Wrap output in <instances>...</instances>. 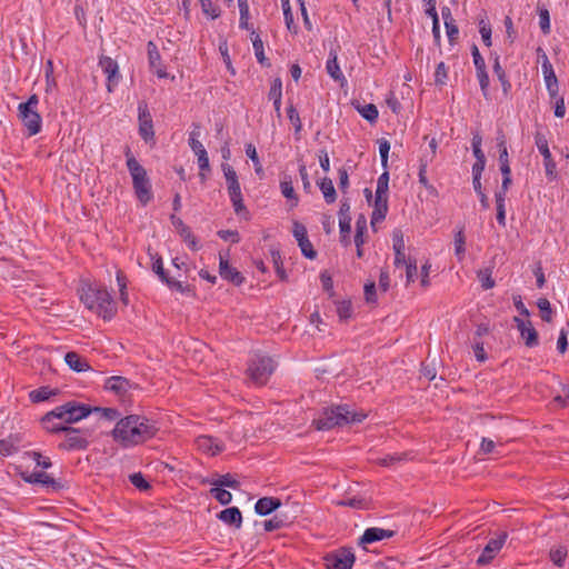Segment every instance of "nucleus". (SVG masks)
I'll use <instances>...</instances> for the list:
<instances>
[{
  "mask_svg": "<svg viewBox=\"0 0 569 569\" xmlns=\"http://www.w3.org/2000/svg\"><path fill=\"white\" fill-rule=\"evenodd\" d=\"M158 431L156 420L140 415H129L119 419L111 433L120 446L131 448L152 439Z\"/></svg>",
  "mask_w": 569,
  "mask_h": 569,
  "instance_id": "f257e3e1",
  "label": "nucleus"
},
{
  "mask_svg": "<svg viewBox=\"0 0 569 569\" xmlns=\"http://www.w3.org/2000/svg\"><path fill=\"white\" fill-rule=\"evenodd\" d=\"M366 417V413L351 410L349 406L343 405L325 409L313 423L318 430H330L335 427L361 422Z\"/></svg>",
  "mask_w": 569,
  "mask_h": 569,
  "instance_id": "f03ea898",
  "label": "nucleus"
},
{
  "mask_svg": "<svg viewBox=\"0 0 569 569\" xmlns=\"http://www.w3.org/2000/svg\"><path fill=\"white\" fill-rule=\"evenodd\" d=\"M91 413H98L101 419L107 420V408L91 407L89 405L79 403L77 401H69L62 406L57 407L54 410L47 413V421L51 418H59L64 423H73Z\"/></svg>",
  "mask_w": 569,
  "mask_h": 569,
  "instance_id": "7ed1b4c3",
  "label": "nucleus"
},
{
  "mask_svg": "<svg viewBox=\"0 0 569 569\" xmlns=\"http://www.w3.org/2000/svg\"><path fill=\"white\" fill-rule=\"evenodd\" d=\"M39 98L32 94L26 102L18 106V117L29 137L38 134L42 129V118L38 111Z\"/></svg>",
  "mask_w": 569,
  "mask_h": 569,
  "instance_id": "20e7f679",
  "label": "nucleus"
},
{
  "mask_svg": "<svg viewBox=\"0 0 569 569\" xmlns=\"http://www.w3.org/2000/svg\"><path fill=\"white\" fill-rule=\"evenodd\" d=\"M277 363L264 355H253L248 363L247 373L250 380L257 386H263L273 373Z\"/></svg>",
  "mask_w": 569,
  "mask_h": 569,
  "instance_id": "39448f33",
  "label": "nucleus"
},
{
  "mask_svg": "<svg viewBox=\"0 0 569 569\" xmlns=\"http://www.w3.org/2000/svg\"><path fill=\"white\" fill-rule=\"evenodd\" d=\"M221 169L227 181L228 193L233 209L239 216H248V210L243 204L241 187L236 170L228 163H222Z\"/></svg>",
  "mask_w": 569,
  "mask_h": 569,
  "instance_id": "423d86ee",
  "label": "nucleus"
},
{
  "mask_svg": "<svg viewBox=\"0 0 569 569\" xmlns=\"http://www.w3.org/2000/svg\"><path fill=\"white\" fill-rule=\"evenodd\" d=\"M327 569H352L356 561L352 548L341 547L323 557Z\"/></svg>",
  "mask_w": 569,
  "mask_h": 569,
  "instance_id": "0eeeda50",
  "label": "nucleus"
},
{
  "mask_svg": "<svg viewBox=\"0 0 569 569\" xmlns=\"http://www.w3.org/2000/svg\"><path fill=\"white\" fill-rule=\"evenodd\" d=\"M131 388L132 383L128 379L120 376L109 377V402L113 397L121 407L126 408L131 402Z\"/></svg>",
  "mask_w": 569,
  "mask_h": 569,
  "instance_id": "6e6552de",
  "label": "nucleus"
},
{
  "mask_svg": "<svg viewBox=\"0 0 569 569\" xmlns=\"http://www.w3.org/2000/svg\"><path fill=\"white\" fill-rule=\"evenodd\" d=\"M150 259L152 261V271L159 277L161 282L168 286L170 290L181 293L190 292L188 286H184L181 281L177 280L176 276L171 274L170 270H166L163 268L162 259L158 257L157 253L150 254Z\"/></svg>",
  "mask_w": 569,
  "mask_h": 569,
  "instance_id": "1a4fd4ad",
  "label": "nucleus"
},
{
  "mask_svg": "<svg viewBox=\"0 0 569 569\" xmlns=\"http://www.w3.org/2000/svg\"><path fill=\"white\" fill-rule=\"evenodd\" d=\"M81 301L90 310H94L103 320L107 319V291L89 287L81 295Z\"/></svg>",
  "mask_w": 569,
  "mask_h": 569,
  "instance_id": "9d476101",
  "label": "nucleus"
},
{
  "mask_svg": "<svg viewBox=\"0 0 569 569\" xmlns=\"http://www.w3.org/2000/svg\"><path fill=\"white\" fill-rule=\"evenodd\" d=\"M535 143L543 158L546 177L550 181L556 180L558 177L557 164L551 156L546 136L542 132L537 131L535 134Z\"/></svg>",
  "mask_w": 569,
  "mask_h": 569,
  "instance_id": "9b49d317",
  "label": "nucleus"
},
{
  "mask_svg": "<svg viewBox=\"0 0 569 569\" xmlns=\"http://www.w3.org/2000/svg\"><path fill=\"white\" fill-rule=\"evenodd\" d=\"M66 432V439L60 443V448L66 450H79L84 449L88 446V437L91 436L89 429L80 432V430L68 427Z\"/></svg>",
  "mask_w": 569,
  "mask_h": 569,
  "instance_id": "f8f14e48",
  "label": "nucleus"
},
{
  "mask_svg": "<svg viewBox=\"0 0 569 569\" xmlns=\"http://www.w3.org/2000/svg\"><path fill=\"white\" fill-rule=\"evenodd\" d=\"M507 537L506 532H501L498 537L490 539L478 557L477 565L486 566L490 563L503 547Z\"/></svg>",
  "mask_w": 569,
  "mask_h": 569,
  "instance_id": "ddd939ff",
  "label": "nucleus"
},
{
  "mask_svg": "<svg viewBox=\"0 0 569 569\" xmlns=\"http://www.w3.org/2000/svg\"><path fill=\"white\" fill-rule=\"evenodd\" d=\"M139 111V133L141 138L148 142L150 140H153L154 131H153V123H152V117L150 114V111L148 110V107L146 103H140L138 107Z\"/></svg>",
  "mask_w": 569,
  "mask_h": 569,
  "instance_id": "4468645a",
  "label": "nucleus"
},
{
  "mask_svg": "<svg viewBox=\"0 0 569 569\" xmlns=\"http://www.w3.org/2000/svg\"><path fill=\"white\" fill-rule=\"evenodd\" d=\"M541 69H542L546 87H547L550 98L551 99L557 98V96L559 93L558 79L556 77L552 64L549 61V58L546 54V52H542Z\"/></svg>",
  "mask_w": 569,
  "mask_h": 569,
  "instance_id": "2eb2a0df",
  "label": "nucleus"
},
{
  "mask_svg": "<svg viewBox=\"0 0 569 569\" xmlns=\"http://www.w3.org/2000/svg\"><path fill=\"white\" fill-rule=\"evenodd\" d=\"M513 320L521 338L525 340L526 346L530 348L538 346V333L532 323L529 320H523L518 317Z\"/></svg>",
  "mask_w": 569,
  "mask_h": 569,
  "instance_id": "dca6fc26",
  "label": "nucleus"
},
{
  "mask_svg": "<svg viewBox=\"0 0 569 569\" xmlns=\"http://www.w3.org/2000/svg\"><path fill=\"white\" fill-rule=\"evenodd\" d=\"M219 260L220 277L234 286H240L244 280L242 274L236 268L231 267L228 259L223 256L220 254Z\"/></svg>",
  "mask_w": 569,
  "mask_h": 569,
  "instance_id": "f3484780",
  "label": "nucleus"
},
{
  "mask_svg": "<svg viewBox=\"0 0 569 569\" xmlns=\"http://www.w3.org/2000/svg\"><path fill=\"white\" fill-rule=\"evenodd\" d=\"M393 536H395V531H392V530L382 529V528H378V527H371V528H367L365 530L363 535L361 536V538L359 540V543L360 545L372 543V542H377V541H380L383 539H389Z\"/></svg>",
  "mask_w": 569,
  "mask_h": 569,
  "instance_id": "a211bd4d",
  "label": "nucleus"
},
{
  "mask_svg": "<svg viewBox=\"0 0 569 569\" xmlns=\"http://www.w3.org/2000/svg\"><path fill=\"white\" fill-rule=\"evenodd\" d=\"M217 518L227 526L240 529L242 526V515L238 507H229L221 510Z\"/></svg>",
  "mask_w": 569,
  "mask_h": 569,
  "instance_id": "6ab92c4d",
  "label": "nucleus"
},
{
  "mask_svg": "<svg viewBox=\"0 0 569 569\" xmlns=\"http://www.w3.org/2000/svg\"><path fill=\"white\" fill-rule=\"evenodd\" d=\"M197 446L201 451L209 453L210 456H216L223 450L222 442L218 438L211 436L198 437Z\"/></svg>",
  "mask_w": 569,
  "mask_h": 569,
  "instance_id": "aec40b11",
  "label": "nucleus"
},
{
  "mask_svg": "<svg viewBox=\"0 0 569 569\" xmlns=\"http://www.w3.org/2000/svg\"><path fill=\"white\" fill-rule=\"evenodd\" d=\"M388 212V194H376L375 206L371 216V226L375 228L378 222L385 220Z\"/></svg>",
  "mask_w": 569,
  "mask_h": 569,
  "instance_id": "412c9836",
  "label": "nucleus"
},
{
  "mask_svg": "<svg viewBox=\"0 0 569 569\" xmlns=\"http://www.w3.org/2000/svg\"><path fill=\"white\" fill-rule=\"evenodd\" d=\"M147 48L149 64L151 69L154 70L159 78H166L167 72L161 63V56L157 46L152 41H149Z\"/></svg>",
  "mask_w": 569,
  "mask_h": 569,
  "instance_id": "4be33fe9",
  "label": "nucleus"
},
{
  "mask_svg": "<svg viewBox=\"0 0 569 569\" xmlns=\"http://www.w3.org/2000/svg\"><path fill=\"white\" fill-rule=\"evenodd\" d=\"M139 201L144 206L152 199L151 184L147 176L132 181Z\"/></svg>",
  "mask_w": 569,
  "mask_h": 569,
  "instance_id": "5701e85b",
  "label": "nucleus"
},
{
  "mask_svg": "<svg viewBox=\"0 0 569 569\" xmlns=\"http://www.w3.org/2000/svg\"><path fill=\"white\" fill-rule=\"evenodd\" d=\"M395 263L397 264V268H399L400 264L405 267L407 283L416 281L418 278L417 264L416 262L407 261L405 251H396Z\"/></svg>",
  "mask_w": 569,
  "mask_h": 569,
  "instance_id": "b1692460",
  "label": "nucleus"
},
{
  "mask_svg": "<svg viewBox=\"0 0 569 569\" xmlns=\"http://www.w3.org/2000/svg\"><path fill=\"white\" fill-rule=\"evenodd\" d=\"M281 506V501L273 497H263L258 499L254 505V511L259 516H268Z\"/></svg>",
  "mask_w": 569,
  "mask_h": 569,
  "instance_id": "393cba45",
  "label": "nucleus"
},
{
  "mask_svg": "<svg viewBox=\"0 0 569 569\" xmlns=\"http://www.w3.org/2000/svg\"><path fill=\"white\" fill-rule=\"evenodd\" d=\"M64 361L76 372H83L90 368L88 361L76 351L67 352Z\"/></svg>",
  "mask_w": 569,
  "mask_h": 569,
  "instance_id": "a878e982",
  "label": "nucleus"
},
{
  "mask_svg": "<svg viewBox=\"0 0 569 569\" xmlns=\"http://www.w3.org/2000/svg\"><path fill=\"white\" fill-rule=\"evenodd\" d=\"M268 97L273 101V108L277 117H281V99H282V82L279 78H276L270 87Z\"/></svg>",
  "mask_w": 569,
  "mask_h": 569,
  "instance_id": "bb28decb",
  "label": "nucleus"
},
{
  "mask_svg": "<svg viewBox=\"0 0 569 569\" xmlns=\"http://www.w3.org/2000/svg\"><path fill=\"white\" fill-rule=\"evenodd\" d=\"M328 74L336 81H345V76L338 63V56L335 50H330L329 57L326 63Z\"/></svg>",
  "mask_w": 569,
  "mask_h": 569,
  "instance_id": "cd10ccee",
  "label": "nucleus"
},
{
  "mask_svg": "<svg viewBox=\"0 0 569 569\" xmlns=\"http://www.w3.org/2000/svg\"><path fill=\"white\" fill-rule=\"evenodd\" d=\"M495 268V261L488 262L487 266L480 268L477 271V278L481 283L482 289L488 290L495 287V280L492 279V271Z\"/></svg>",
  "mask_w": 569,
  "mask_h": 569,
  "instance_id": "c85d7f7f",
  "label": "nucleus"
},
{
  "mask_svg": "<svg viewBox=\"0 0 569 569\" xmlns=\"http://www.w3.org/2000/svg\"><path fill=\"white\" fill-rule=\"evenodd\" d=\"M293 236L300 249H312V244L308 239L307 228L298 221L293 222Z\"/></svg>",
  "mask_w": 569,
  "mask_h": 569,
  "instance_id": "c756f323",
  "label": "nucleus"
},
{
  "mask_svg": "<svg viewBox=\"0 0 569 569\" xmlns=\"http://www.w3.org/2000/svg\"><path fill=\"white\" fill-rule=\"evenodd\" d=\"M318 186L323 194L325 201L329 204L333 203L337 199V192L332 180L328 177H325L318 182Z\"/></svg>",
  "mask_w": 569,
  "mask_h": 569,
  "instance_id": "7c9ffc66",
  "label": "nucleus"
},
{
  "mask_svg": "<svg viewBox=\"0 0 569 569\" xmlns=\"http://www.w3.org/2000/svg\"><path fill=\"white\" fill-rule=\"evenodd\" d=\"M58 393L57 389H51L49 386H43L38 389L32 390L29 393V398L33 403H39L50 399V397L56 396Z\"/></svg>",
  "mask_w": 569,
  "mask_h": 569,
  "instance_id": "2f4dec72",
  "label": "nucleus"
},
{
  "mask_svg": "<svg viewBox=\"0 0 569 569\" xmlns=\"http://www.w3.org/2000/svg\"><path fill=\"white\" fill-rule=\"evenodd\" d=\"M210 483L223 489L230 488L236 490L240 488V482L231 473L220 475L216 479L210 480Z\"/></svg>",
  "mask_w": 569,
  "mask_h": 569,
  "instance_id": "473e14b6",
  "label": "nucleus"
},
{
  "mask_svg": "<svg viewBox=\"0 0 569 569\" xmlns=\"http://www.w3.org/2000/svg\"><path fill=\"white\" fill-rule=\"evenodd\" d=\"M492 69H493V73L497 76L498 80L501 83L503 92L507 94L511 89V83L508 80L505 70L500 64L498 56H496V58H495Z\"/></svg>",
  "mask_w": 569,
  "mask_h": 569,
  "instance_id": "72a5a7b5",
  "label": "nucleus"
},
{
  "mask_svg": "<svg viewBox=\"0 0 569 569\" xmlns=\"http://www.w3.org/2000/svg\"><path fill=\"white\" fill-rule=\"evenodd\" d=\"M251 34L253 36L252 37V46H253L254 54H256L258 62L261 63L262 66L269 67L270 62L268 61V59L264 56L263 42H262L261 38L259 37V34H256L254 30H252Z\"/></svg>",
  "mask_w": 569,
  "mask_h": 569,
  "instance_id": "f704fd0d",
  "label": "nucleus"
},
{
  "mask_svg": "<svg viewBox=\"0 0 569 569\" xmlns=\"http://www.w3.org/2000/svg\"><path fill=\"white\" fill-rule=\"evenodd\" d=\"M357 111L369 122H376L379 116L378 109L375 104L369 103L361 106L359 102L353 103Z\"/></svg>",
  "mask_w": 569,
  "mask_h": 569,
  "instance_id": "c9c22d12",
  "label": "nucleus"
},
{
  "mask_svg": "<svg viewBox=\"0 0 569 569\" xmlns=\"http://www.w3.org/2000/svg\"><path fill=\"white\" fill-rule=\"evenodd\" d=\"M280 189L284 198H287L288 200H293V206L298 204L299 199L296 194V191L292 186V180L289 176H284L282 178V180L280 181Z\"/></svg>",
  "mask_w": 569,
  "mask_h": 569,
  "instance_id": "e433bc0d",
  "label": "nucleus"
},
{
  "mask_svg": "<svg viewBox=\"0 0 569 569\" xmlns=\"http://www.w3.org/2000/svg\"><path fill=\"white\" fill-rule=\"evenodd\" d=\"M127 167L132 177V181L147 176L144 168L136 160L134 157H128Z\"/></svg>",
  "mask_w": 569,
  "mask_h": 569,
  "instance_id": "4c0bfd02",
  "label": "nucleus"
},
{
  "mask_svg": "<svg viewBox=\"0 0 569 569\" xmlns=\"http://www.w3.org/2000/svg\"><path fill=\"white\" fill-rule=\"evenodd\" d=\"M367 230V219L363 214H360L356 221V234L355 244L359 249L363 243V232Z\"/></svg>",
  "mask_w": 569,
  "mask_h": 569,
  "instance_id": "58836bf2",
  "label": "nucleus"
},
{
  "mask_svg": "<svg viewBox=\"0 0 569 569\" xmlns=\"http://www.w3.org/2000/svg\"><path fill=\"white\" fill-rule=\"evenodd\" d=\"M287 116H288V119L289 121L293 124L295 127V136L297 139H299V134L301 132V129H302V123H301V120H300V116L296 109V107L290 103L287 108Z\"/></svg>",
  "mask_w": 569,
  "mask_h": 569,
  "instance_id": "ea45409f",
  "label": "nucleus"
},
{
  "mask_svg": "<svg viewBox=\"0 0 569 569\" xmlns=\"http://www.w3.org/2000/svg\"><path fill=\"white\" fill-rule=\"evenodd\" d=\"M210 493L219 503L223 506L229 505L232 501L231 492L218 486H213L210 489Z\"/></svg>",
  "mask_w": 569,
  "mask_h": 569,
  "instance_id": "a19ab883",
  "label": "nucleus"
},
{
  "mask_svg": "<svg viewBox=\"0 0 569 569\" xmlns=\"http://www.w3.org/2000/svg\"><path fill=\"white\" fill-rule=\"evenodd\" d=\"M567 555H568L567 548L563 546H558L556 548H552L549 552L550 560L557 567L563 566Z\"/></svg>",
  "mask_w": 569,
  "mask_h": 569,
  "instance_id": "79ce46f5",
  "label": "nucleus"
},
{
  "mask_svg": "<svg viewBox=\"0 0 569 569\" xmlns=\"http://www.w3.org/2000/svg\"><path fill=\"white\" fill-rule=\"evenodd\" d=\"M336 311L340 320L346 321L352 316V305L350 300L336 302Z\"/></svg>",
  "mask_w": 569,
  "mask_h": 569,
  "instance_id": "37998d69",
  "label": "nucleus"
},
{
  "mask_svg": "<svg viewBox=\"0 0 569 569\" xmlns=\"http://www.w3.org/2000/svg\"><path fill=\"white\" fill-rule=\"evenodd\" d=\"M16 452H18V445L13 437H9L7 439L0 440V455L1 456L9 457Z\"/></svg>",
  "mask_w": 569,
  "mask_h": 569,
  "instance_id": "c03bdc74",
  "label": "nucleus"
},
{
  "mask_svg": "<svg viewBox=\"0 0 569 569\" xmlns=\"http://www.w3.org/2000/svg\"><path fill=\"white\" fill-rule=\"evenodd\" d=\"M246 154L253 162L256 173L258 176L262 177L263 176V169H262V166L260 163V160H259V157H258V153H257V149H256V147L252 143H248L246 146Z\"/></svg>",
  "mask_w": 569,
  "mask_h": 569,
  "instance_id": "a18cd8bd",
  "label": "nucleus"
},
{
  "mask_svg": "<svg viewBox=\"0 0 569 569\" xmlns=\"http://www.w3.org/2000/svg\"><path fill=\"white\" fill-rule=\"evenodd\" d=\"M129 480L140 491H148L151 488V485L141 472L130 475Z\"/></svg>",
  "mask_w": 569,
  "mask_h": 569,
  "instance_id": "49530a36",
  "label": "nucleus"
},
{
  "mask_svg": "<svg viewBox=\"0 0 569 569\" xmlns=\"http://www.w3.org/2000/svg\"><path fill=\"white\" fill-rule=\"evenodd\" d=\"M121 76L119 73V67L111 58H109V93L112 91V87L118 84Z\"/></svg>",
  "mask_w": 569,
  "mask_h": 569,
  "instance_id": "de8ad7c7",
  "label": "nucleus"
},
{
  "mask_svg": "<svg viewBox=\"0 0 569 569\" xmlns=\"http://www.w3.org/2000/svg\"><path fill=\"white\" fill-rule=\"evenodd\" d=\"M46 419H47V415L42 418L41 421H42L44 429H47L50 432H53V433H58L61 431L64 432L68 428V426L63 422H54V420L57 418H51L49 421H47Z\"/></svg>",
  "mask_w": 569,
  "mask_h": 569,
  "instance_id": "09e8293b",
  "label": "nucleus"
},
{
  "mask_svg": "<svg viewBox=\"0 0 569 569\" xmlns=\"http://www.w3.org/2000/svg\"><path fill=\"white\" fill-rule=\"evenodd\" d=\"M537 306L541 312V319L543 321L550 322L552 318V310L549 300L546 298H540L537 301Z\"/></svg>",
  "mask_w": 569,
  "mask_h": 569,
  "instance_id": "8fccbe9b",
  "label": "nucleus"
},
{
  "mask_svg": "<svg viewBox=\"0 0 569 569\" xmlns=\"http://www.w3.org/2000/svg\"><path fill=\"white\" fill-rule=\"evenodd\" d=\"M539 14V26L543 34L550 33V14L548 9L546 8H539L538 9Z\"/></svg>",
  "mask_w": 569,
  "mask_h": 569,
  "instance_id": "3c124183",
  "label": "nucleus"
},
{
  "mask_svg": "<svg viewBox=\"0 0 569 569\" xmlns=\"http://www.w3.org/2000/svg\"><path fill=\"white\" fill-rule=\"evenodd\" d=\"M448 79V68L445 62L438 63L435 72V82L437 86H445Z\"/></svg>",
  "mask_w": 569,
  "mask_h": 569,
  "instance_id": "603ef678",
  "label": "nucleus"
},
{
  "mask_svg": "<svg viewBox=\"0 0 569 569\" xmlns=\"http://www.w3.org/2000/svg\"><path fill=\"white\" fill-rule=\"evenodd\" d=\"M24 455L32 458L36 461L38 467L48 469L52 466L51 460L48 457H43L38 451H27V452H24Z\"/></svg>",
  "mask_w": 569,
  "mask_h": 569,
  "instance_id": "864d4df0",
  "label": "nucleus"
},
{
  "mask_svg": "<svg viewBox=\"0 0 569 569\" xmlns=\"http://www.w3.org/2000/svg\"><path fill=\"white\" fill-rule=\"evenodd\" d=\"M202 12L211 19H217L220 16V9L214 7L211 0H200Z\"/></svg>",
  "mask_w": 569,
  "mask_h": 569,
  "instance_id": "5fc2aeb1",
  "label": "nucleus"
},
{
  "mask_svg": "<svg viewBox=\"0 0 569 569\" xmlns=\"http://www.w3.org/2000/svg\"><path fill=\"white\" fill-rule=\"evenodd\" d=\"M389 191V172L386 170L377 180L376 194H388Z\"/></svg>",
  "mask_w": 569,
  "mask_h": 569,
  "instance_id": "6e6d98bb",
  "label": "nucleus"
},
{
  "mask_svg": "<svg viewBox=\"0 0 569 569\" xmlns=\"http://www.w3.org/2000/svg\"><path fill=\"white\" fill-rule=\"evenodd\" d=\"M496 206H497V221L500 226L506 224V209H505V199L501 198V194H496Z\"/></svg>",
  "mask_w": 569,
  "mask_h": 569,
  "instance_id": "4d7b16f0",
  "label": "nucleus"
},
{
  "mask_svg": "<svg viewBox=\"0 0 569 569\" xmlns=\"http://www.w3.org/2000/svg\"><path fill=\"white\" fill-rule=\"evenodd\" d=\"M482 138L479 133L473 134L471 140L472 152L476 160L486 159V156L481 149Z\"/></svg>",
  "mask_w": 569,
  "mask_h": 569,
  "instance_id": "13d9d810",
  "label": "nucleus"
},
{
  "mask_svg": "<svg viewBox=\"0 0 569 569\" xmlns=\"http://www.w3.org/2000/svg\"><path fill=\"white\" fill-rule=\"evenodd\" d=\"M406 458L403 455L392 453V455H386L378 459V463L383 467H390L393 466L400 461H402Z\"/></svg>",
  "mask_w": 569,
  "mask_h": 569,
  "instance_id": "bf43d9fd",
  "label": "nucleus"
},
{
  "mask_svg": "<svg viewBox=\"0 0 569 569\" xmlns=\"http://www.w3.org/2000/svg\"><path fill=\"white\" fill-rule=\"evenodd\" d=\"M471 346H472V350H473L476 359L479 362L486 361L487 360V353H486L485 348H483V342L480 341L479 339L473 338V341H472Z\"/></svg>",
  "mask_w": 569,
  "mask_h": 569,
  "instance_id": "052dcab7",
  "label": "nucleus"
},
{
  "mask_svg": "<svg viewBox=\"0 0 569 569\" xmlns=\"http://www.w3.org/2000/svg\"><path fill=\"white\" fill-rule=\"evenodd\" d=\"M39 482L42 486L51 487L53 490H59L62 488L61 483L50 477L48 473L41 471V475L39 476Z\"/></svg>",
  "mask_w": 569,
  "mask_h": 569,
  "instance_id": "680f3d73",
  "label": "nucleus"
},
{
  "mask_svg": "<svg viewBox=\"0 0 569 569\" xmlns=\"http://www.w3.org/2000/svg\"><path fill=\"white\" fill-rule=\"evenodd\" d=\"M389 151H390L389 141L386 139H380L379 140V153H380V158H381V164L385 168H387Z\"/></svg>",
  "mask_w": 569,
  "mask_h": 569,
  "instance_id": "e2e57ef3",
  "label": "nucleus"
},
{
  "mask_svg": "<svg viewBox=\"0 0 569 569\" xmlns=\"http://www.w3.org/2000/svg\"><path fill=\"white\" fill-rule=\"evenodd\" d=\"M477 78L479 80L480 89L483 93V96L487 98L488 96V87H489V76L487 73V70H478L477 71Z\"/></svg>",
  "mask_w": 569,
  "mask_h": 569,
  "instance_id": "0e129e2a",
  "label": "nucleus"
},
{
  "mask_svg": "<svg viewBox=\"0 0 569 569\" xmlns=\"http://www.w3.org/2000/svg\"><path fill=\"white\" fill-rule=\"evenodd\" d=\"M445 27H446L448 40L451 44H453L456 42V40L458 39L459 29H458L457 24L455 23V21H447Z\"/></svg>",
  "mask_w": 569,
  "mask_h": 569,
  "instance_id": "69168bd1",
  "label": "nucleus"
},
{
  "mask_svg": "<svg viewBox=\"0 0 569 569\" xmlns=\"http://www.w3.org/2000/svg\"><path fill=\"white\" fill-rule=\"evenodd\" d=\"M365 299L368 303L377 302V292H376V283L368 282L365 284Z\"/></svg>",
  "mask_w": 569,
  "mask_h": 569,
  "instance_id": "338daca9",
  "label": "nucleus"
},
{
  "mask_svg": "<svg viewBox=\"0 0 569 569\" xmlns=\"http://www.w3.org/2000/svg\"><path fill=\"white\" fill-rule=\"evenodd\" d=\"M471 54H472V58H473V64L476 67V70L478 71V70L486 69L485 59L480 54L479 49H478V47L476 44H473L472 48H471Z\"/></svg>",
  "mask_w": 569,
  "mask_h": 569,
  "instance_id": "774afa93",
  "label": "nucleus"
}]
</instances>
